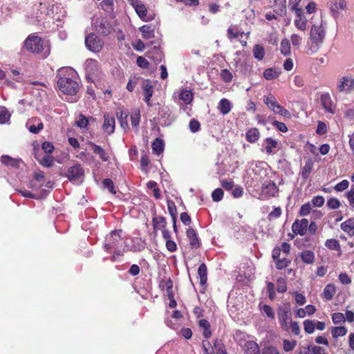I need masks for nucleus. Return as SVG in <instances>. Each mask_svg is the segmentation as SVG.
<instances>
[{
    "mask_svg": "<svg viewBox=\"0 0 354 354\" xmlns=\"http://www.w3.org/2000/svg\"><path fill=\"white\" fill-rule=\"evenodd\" d=\"M57 84L59 90L63 93L71 96V102H76L74 97L80 89L77 75L71 68H59L56 75Z\"/></svg>",
    "mask_w": 354,
    "mask_h": 354,
    "instance_id": "1",
    "label": "nucleus"
},
{
    "mask_svg": "<svg viewBox=\"0 0 354 354\" xmlns=\"http://www.w3.org/2000/svg\"><path fill=\"white\" fill-rule=\"evenodd\" d=\"M24 47L31 53H42L44 57H46L50 53L48 44L35 35H30L26 38L24 41Z\"/></svg>",
    "mask_w": 354,
    "mask_h": 354,
    "instance_id": "2",
    "label": "nucleus"
},
{
    "mask_svg": "<svg viewBox=\"0 0 354 354\" xmlns=\"http://www.w3.org/2000/svg\"><path fill=\"white\" fill-rule=\"evenodd\" d=\"M312 45L308 49V54L316 53L320 44H322L325 38V30L322 25H313L310 34Z\"/></svg>",
    "mask_w": 354,
    "mask_h": 354,
    "instance_id": "3",
    "label": "nucleus"
},
{
    "mask_svg": "<svg viewBox=\"0 0 354 354\" xmlns=\"http://www.w3.org/2000/svg\"><path fill=\"white\" fill-rule=\"evenodd\" d=\"M121 233V230H113L109 234V235L106 236L104 244V250L107 252H110L111 250L118 249V246L121 245L122 242Z\"/></svg>",
    "mask_w": 354,
    "mask_h": 354,
    "instance_id": "4",
    "label": "nucleus"
},
{
    "mask_svg": "<svg viewBox=\"0 0 354 354\" xmlns=\"http://www.w3.org/2000/svg\"><path fill=\"white\" fill-rule=\"evenodd\" d=\"M85 46L88 50L93 53H99L103 48L104 41L92 32L85 37Z\"/></svg>",
    "mask_w": 354,
    "mask_h": 354,
    "instance_id": "5",
    "label": "nucleus"
},
{
    "mask_svg": "<svg viewBox=\"0 0 354 354\" xmlns=\"http://www.w3.org/2000/svg\"><path fill=\"white\" fill-rule=\"evenodd\" d=\"M278 317L280 325L285 331L290 329V323L291 321L290 307L288 304H284L279 307L278 310Z\"/></svg>",
    "mask_w": 354,
    "mask_h": 354,
    "instance_id": "6",
    "label": "nucleus"
},
{
    "mask_svg": "<svg viewBox=\"0 0 354 354\" xmlns=\"http://www.w3.org/2000/svg\"><path fill=\"white\" fill-rule=\"evenodd\" d=\"M328 6L332 16L338 17L343 11L347 9V0H329Z\"/></svg>",
    "mask_w": 354,
    "mask_h": 354,
    "instance_id": "7",
    "label": "nucleus"
},
{
    "mask_svg": "<svg viewBox=\"0 0 354 354\" xmlns=\"http://www.w3.org/2000/svg\"><path fill=\"white\" fill-rule=\"evenodd\" d=\"M134 8L139 17L143 21H151L153 19L152 16H147V8L140 0H127Z\"/></svg>",
    "mask_w": 354,
    "mask_h": 354,
    "instance_id": "8",
    "label": "nucleus"
},
{
    "mask_svg": "<svg viewBox=\"0 0 354 354\" xmlns=\"http://www.w3.org/2000/svg\"><path fill=\"white\" fill-rule=\"evenodd\" d=\"M66 176L71 181H82L84 169L80 165H73L68 169Z\"/></svg>",
    "mask_w": 354,
    "mask_h": 354,
    "instance_id": "9",
    "label": "nucleus"
},
{
    "mask_svg": "<svg viewBox=\"0 0 354 354\" xmlns=\"http://www.w3.org/2000/svg\"><path fill=\"white\" fill-rule=\"evenodd\" d=\"M85 71L86 78L91 82L97 76L98 72V63L95 59H88L85 62Z\"/></svg>",
    "mask_w": 354,
    "mask_h": 354,
    "instance_id": "10",
    "label": "nucleus"
},
{
    "mask_svg": "<svg viewBox=\"0 0 354 354\" xmlns=\"http://www.w3.org/2000/svg\"><path fill=\"white\" fill-rule=\"evenodd\" d=\"M96 31L104 36L109 35L112 31V26L110 22L105 19H97L95 23Z\"/></svg>",
    "mask_w": 354,
    "mask_h": 354,
    "instance_id": "11",
    "label": "nucleus"
},
{
    "mask_svg": "<svg viewBox=\"0 0 354 354\" xmlns=\"http://www.w3.org/2000/svg\"><path fill=\"white\" fill-rule=\"evenodd\" d=\"M141 86L143 91L144 100L148 106H151V98L153 94V86L149 80H142Z\"/></svg>",
    "mask_w": 354,
    "mask_h": 354,
    "instance_id": "12",
    "label": "nucleus"
},
{
    "mask_svg": "<svg viewBox=\"0 0 354 354\" xmlns=\"http://www.w3.org/2000/svg\"><path fill=\"white\" fill-rule=\"evenodd\" d=\"M337 89L339 92L349 93L354 89V79L350 76L342 77L337 84Z\"/></svg>",
    "mask_w": 354,
    "mask_h": 354,
    "instance_id": "13",
    "label": "nucleus"
},
{
    "mask_svg": "<svg viewBox=\"0 0 354 354\" xmlns=\"http://www.w3.org/2000/svg\"><path fill=\"white\" fill-rule=\"evenodd\" d=\"M44 183V172L37 171L34 173L33 179L30 180L28 187L30 189L38 190Z\"/></svg>",
    "mask_w": 354,
    "mask_h": 354,
    "instance_id": "14",
    "label": "nucleus"
},
{
    "mask_svg": "<svg viewBox=\"0 0 354 354\" xmlns=\"http://www.w3.org/2000/svg\"><path fill=\"white\" fill-rule=\"evenodd\" d=\"M308 226V221L306 218L297 219L292 223V230L296 235L304 236L307 232Z\"/></svg>",
    "mask_w": 354,
    "mask_h": 354,
    "instance_id": "15",
    "label": "nucleus"
},
{
    "mask_svg": "<svg viewBox=\"0 0 354 354\" xmlns=\"http://www.w3.org/2000/svg\"><path fill=\"white\" fill-rule=\"evenodd\" d=\"M189 245L192 249H197L201 246V241L195 230L192 227L187 229L186 232Z\"/></svg>",
    "mask_w": 354,
    "mask_h": 354,
    "instance_id": "16",
    "label": "nucleus"
},
{
    "mask_svg": "<svg viewBox=\"0 0 354 354\" xmlns=\"http://www.w3.org/2000/svg\"><path fill=\"white\" fill-rule=\"evenodd\" d=\"M321 104L324 110L331 114L335 113V108L329 93H324L320 97Z\"/></svg>",
    "mask_w": 354,
    "mask_h": 354,
    "instance_id": "17",
    "label": "nucleus"
},
{
    "mask_svg": "<svg viewBox=\"0 0 354 354\" xmlns=\"http://www.w3.org/2000/svg\"><path fill=\"white\" fill-rule=\"evenodd\" d=\"M104 118L103 130L109 135L112 134L115 131V118L109 114H104Z\"/></svg>",
    "mask_w": 354,
    "mask_h": 354,
    "instance_id": "18",
    "label": "nucleus"
},
{
    "mask_svg": "<svg viewBox=\"0 0 354 354\" xmlns=\"http://www.w3.org/2000/svg\"><path fill=\"white\" fill-rule=\"evenodd\" d=\"M278 191L279 189L274 182L264 183L262 186L263 194H265L267 197L274 196Z\"/></svg>",
    "mask_w": 354,
    "mask_h": 354,
    "instance_id": "19",
    "label": "nucleus"
},
{
    "mask_svg": "<svg viewBox=\"0 0 354 354\" xmlns=\"http://www.w3.org/2000/svg\"><path fill=\"white\" fill-rule=\"evenodd\" d=\"M1 162L2 164L10 166L13 168H19L22 160L20 158H13L9 156L3 155L1 157Z\"/></svg>",
    "mask_w": 354,
    "mask_h": 354,
    "instance_id": "20",
    "label": "nucleus"
},
{
    "mask_svg": "<svg viewBox=\"0 0 354 354\" xmlns=\"http://www.w3.org/2000/svg\"><path fill=\"white\" fill-rule=\"evenodd\" d=\"M272 7L276 14L283 16L286 13V0H274Z\"/></svg>",
    "mask_w": 354,
    "mask_h": 354,
    "instance_id": "21",
    "label": "nucleus"
},
{
    "mask_svg": "<svg viewBox=\"0 0 354 354\" xmlns=\"http://www.w3.org/2000/svg\"><path fill=\"white\" fill-rule=\"evenodd\" d=\"M244 350L247 354H261L258 344L254 341L246 342Z\"/></svg>",
    "mask_w": 354,
    "mask_h": 354,
    "instance_id": "22",
    "label": "nucleus"
},
{
    "mask_svg": "<svg viewBox=\"0 0 354 354\" xmlns=\"http://www.w3.org/2000/svg\"><path fill=\"white\" fill-rule=\"evenodd\" d=\"M341 229L348 236L354 235V218H349L341 224Z\"/></svg>",
    "mask_w": 354,
    "mask_h": 354,
    "instance_id": "23",
    "label": "nucleus"
},
{
    "mask_svg": "<svg viewBox=\"0 0 354 354\" xmlns=\"http://www.w3.org/2000/svg\"><path fill=\"white\" fill-rule=\"evenodd\" d=\"M89 145H91L93 152L98 155L102 161L106 162L109 160V156L104 149L93 142H90Z\"/></svg>",
    "mask_w": 354,
    "mask_h": 354,
    "instance_id": "24",
    "label": "nucleus"
},
{
    "mask_svg": "<svg viewBox=\"0 0 354 354\" xmlns=\"http://www.w3.org/2000/svg\"><path fill=\"white\" fill-rule=\"evenodd\" d=\"M218 109L221 113L226 115L230 113L232 109L231 102L227 99H221L218 103Z\"/></svg>",
    "mask_w": 354,
    "mask_h": 354,
    "instance_id": "25",
    "label": "nucleus"
},
{
    "mask_svg": "<svg viewBox=\"0 0 354 354\" xmlns=\"http://www.w3.org/2000/svg\"><path fill=\"white\" fill-rule=\"evenodd\" d=\"M35 157L37 160L41 164L42 166L46 167H50L54 162V158L50 155H46L42 158H39V156L35 153Z\"/></svg>",
    "mask_w": 354,
    "mask_h": 354,
    "instance_id": "26",
    "label": "nucleus"
},
{
    "mask_svg": "<svg viewBox=\"0 0 354 354\" xmlns=\"http://www.w3.org/2000/svg\"><path fill=\"white\" fill-rule=\"evenodd\" d=\"M154 230H162L166 227L167 221L164 216H155L152 219Z\"/></svg>",
    "mask_w": 354,
    "mask_h": 354,
    "instance_id": "27",
    "label": "nucleus"
},
{
    "mask_svg": "<svg viewBox=\"0 0 354 354\" xmlns=\"http://www.w3.org/2000/svg\"><path fill=\"white\" fill-rule=\"evenodd\" d=\"M149 58L154 60L155 62H160L163 58V54L158 47L154 46L151 51L147 52Z\"/></svg>",
    "mask_w": 354,
    "mask_h": 354,
    "instance_id": "28",
    "label": "nucleus"
},
{
    "mask_svg": "<svg viewBox=\"0 0 354 354\" xmlns=\"http://www.w3.org/2000/svg\"><path fill=\"white\" fill-rule=\"evenodd\" d=\"M198 274L200 278V283L201 286H204L207 283V269L205 263H202L198 268Z\"/></svg>",
    "mask_w": 354,
    "mask_h": 354,
    "instance_id": "29",
    "label": "nucleus"
},
{
    "mask_svg": "<svg viewBox=\"0 0 354 354\" xmlns=\"http://www.w3.org/2000/svg\"><path fill=\"white\" fill-rule=\"evenodd\" d=\"M246 140L251 143L256 142L259 138V131L257 128H251L246 132Z\"/></svg>",
    "mask_w": 354,
    "mask_h": 354,
    "instance_id": "30",
    "label": "nucleus"
},
{
    "mask_svg": "<svg viewBox=\"0 0 354 354\" xmlns=\"http://www.w3.org/2000/svg\"><path fill=\"white\" fill-rule=\"evenodd\" d=\"M336 289L334 285L333 284H328L324 288V292H323V297L326 299L328 301H330L333 299L335 293Z\"/></svg>",
    "mask_w": 354,
    "mask_h": 354,
    "instance_id": "31",
    "label": "nucleus"
},
{
    "mask_svg": "<svg viewBox=\"0 0 354 354\" xmlns=\"http://www.w3.org/2000/svg\"><path fill=\"white\" fill-rule=\"evenodd\" d=\"M300 257L302 261L307 264L313 263L315 261V254L310 250L303 251Z\"/></svg>",
    "mask_w": 354,
    "mask_h": 354,
    "instance_id": "32",
    "label": "nucleus"
},
{
    "mask_svg": "<svg viewBox=\"0 0 354 354\" xmlns=\"http://www.w3.org/2000/svg\"><path fill=\"white\" fill-rule=\"evenodd\" d=\"M263 102L271 111L279 104L275 97L272 94H269L268 96H263Z\"/></svg>",
    "mask_w": 354,
    "mask_h": 354,
    "instance_id": "33",
    "label": "nucleus"
},
{
    "mask_svg": "<svg viewBox=\"0 0 354 354\" xmlns=\"http://www.w3.org/2000/svg\"><path fill=\"white\" fill-rule=\"evenodd\" d=\"M347 333V328L345 326H335L331 328V334L333 338L343 337Z\"/></svg>",
    "mask_w": 354,
    "mask_h": 354,
    "instance_id": "34",
    "label": "nucleus"
},
{
    "mask_svg": "<svg viewBox=\"0 0 354 354\" xmlns=\"http://www.w3.org/2000/svg\"><path fill=\"white\" fill-rule=\"evenodd\" d=\"M179 99L184 102L185 104H189L193 100L192 93L187 89L181 90L178 95Z\"/></svg>",
    "mask_w": 354,
    "mask_h": 354,
    "instance_id": "35",
    "label": "nucleus"
},
{
    "mask_svg": "<svg viewBox=\"0 0 354 354\" xmlns=\"http://www.w3.org/2000/svg\"><path fill=\"white\" fill-rule=\"evenodd\" d=\"M152 150L156 154L161 153L164 150V142L160 138H156L152 142Z\"/></svg>",
    "mask_w": 354,
    "mask_h": 354,
    "instance_id": "36",
    "label": "nucleus"
},
{
    "mask_svg": "<svg viewBox=\"0 0 354 354\" xmlns=\"http://www.w3.org/2000/svg\"><path fill=\"white\" fill-rule=\"evenodd\" d=\"M140 30L142 33L143 38L149 39L154 37V30L151 28V26L145 25L140 28Z\"/></svg>",
    "mask_w": 354,
    "mask_h": 354,
    "instance_id": "37",
    "label": "nucleus"
},
{
    "mask_svg": "<svg viewBox=\"0 0 354 354\" xmlns=\"http://www.w3.org/2000/svg\"><path fill=\"white\" fill-rule=\"evenodd\" d=\"M253 55L254 58L258 60H261L264 57L265 51L262 46L259 44L254 45L253 48Z\"/></svg>",
    "mask_w": 354,
    "mask_h": 354,
    "instance_id": "38",
    "label": "nucleus"
},
{
    "mask_svg": "<svg viewBox=\"0 0 354 354\" xmlns=\"http://www.w3.org/2000/svg\"><path fill=\"white\" fill-rule=\"evenodd\" d=\"M280 50L281 54L286 56L290 53V44L288 39H283L280 45Z\"/></svg>",
    "mask_w": 354,
    "mask_h": 354,
    "instance_id": "39",
    "label": "nucleus"
},
{
    "mask_svg": "<svg viewBox=\"0 0 354 354\" xmlns=\"http://www.w3.org/2000/svg\"><path fill=\"white\" fill-rule=\"evenodd\" d=\"M117 117L122 129H126L129 127L127 117L128 115L123 111L117 112Z\"/></svg>",
    "mask_w": 354,
    "mask_h": 354,
    "instance_id": "40",
    "label": "nucleus"
},
{
    "mask_svg": "<svg viewBox=\"0 0 354 354\" xmlns=\"http://www.w3.org/2000/svg\"><path fill=\"white\" fill-rule=\"evenodd\" d=\"M313 169V162L310 160L306 162L304 167L301 170V176L304 179H307Z\"/></svg>",
    "mask_w": 354,
    "mask_h": 354,
    "instance_id": "41",
    "label": "nucleus"
},
{
    "mask_svg": "<svg viewBox=\"0 0 354 354\" xmlns=\"http://www.w3.org/2000/svg\"><path fill=\"white\" fill-rule=\"evenodd\" d=\"M266 151L267 153H272V149H274L277 147V142L271 138H267L266 139Z\"/></svg>",
    "mask_w": 354,
    "mask_h": 354,
    "instance_id": "42",
    "label": "nucleus"
},
{
    "mask_svg": "<svg viewBox=\"0 0 354 354\" xmlns=\"http://www.w3.org/2000/svg\"><path fill=\"white\" fill-rule=\"evenodd\" d=\"M244 34L243 32H240L238 30H234V28L230 26L227 30V35L230 39H233L238 37H242L243 35Z\"/></svg>",
    "mask_w": 354,
    "mask_h": 354,
    "instance_id": "43",
    "label": "nucleus"
},
{
    "mask_svg": "<svg viewBox=\"0 0 354 354\" xmlns=\"http://www.w3.org/2000/svg\"><path fill=\"white\" fill-rule=\"evenodd\" d=\"M214 347L216 350V354H227V351L224 344L218 339L214 342Z\"/></svg>",
    "mask_w": 354,
    "mask_h": 354,
    "instance_id": "44",
    "label": "nucleus"
},
{
    "mask_svg": "<svg viewBox=\"0 0 354 354\" xmlns=\"http://www.w3.org/2000/svg\"><path fill=\"white\" fill-rule=\"evenodd\" d=\"M279 72L272 68H268L263 73L264 77L268 80L276 79L279 76Z\"/></svg>",
    "mask_w": 354,
    "mask_h": 354,
    "instance_id": "45",
    "label": "nucleus"
},
{
    "mask_svg": "<svg viewBox=\"0 0 354 354\" xmlns=\"http://www.w3.org/2000/svg\"><path fill=\"white\" fill-rule=\"evenodd\" d=\"M304 330L308 334H312L315 331V324L314 321L306 319L304 322Z\"/></svg>",
    "mask_w": 354,
    "mask_h": 354,
    "instance_id": "46",
    "label": "nucleus"
},
{
    "mask_svg": "<svg viewBox=\"0 0 354 354\" xmlns=\"http://www.w3.org/2000/svg\"><path fill=\"white\" fill-rule=\"evenodd\" d=\"M325 245H326V247H327L328 249H330V250H340L339 243L337 239H328L326 241Z\"/></svg>",
    "mask_w": 354,
    "mask_h": 354,
    "instance_id": "47",
    "label": "nucleus"
},
{
    "mask_svg": "<svg viewBox=\"0 0 354 354\" xmlns=\"http://www.w3.org/2000/svg\"><path fill=\"white\" fill-rule=\"evenodd\" d=\"M297 342L295 340L289 341L288 339H284L283 341V348L285 352L292 351L296 346Z\"/></svg>",
    "mask_w": 354,
    "mask_h": 354,
    "instance_id": "48",
    "label": "nucleus"
},
{
    "mask_svg": "<svg viewBox=\"0 0 354 354\" xmlns=\"http://www.w3.org/2000/svg\"><path fill=\"white\" fill-rule=\"evenodd\" d=\"M312 204L310 202L306 203L301 205L299 210V215L301 216H305L308 215L312 210Z\"/></svg>",
    "mask_w": 354,
    "mask_h": 354,
    "instance_id": "49",
    "label": "nucleus"
},
{
    "mask_svg": "<svg viewBox=\"0 0 354 354\" xmlns=\"http://www.w3.org/2000/svg\"><path fill=\"white\" fill-rule=\"evenodd\" d=\"M140 80H142V79L140 77H137L136 76L131 77L127 83V89L129 91L132 92L134 90L136 86L138 84V82Z\"/></svg>",
    "mask_w": 354,
    "mask_h": 354,
    "instance_id": "50",
    "label": "nucleus"
},
{
    "mask_svg": "<svg viewBox=\"0 0 354 354\" xmlns=\"http://www.w3.org/2000/svg\"><path fill=\"white\" fill-rule=\"evenodd\" d=\"M102 10L107 12H110L113 10V0H103L100 3Z\"/></svg>",
    "mask_w": 354,
    "mask_h": 354,
    "instance_id": "51",
    "label": "nucleus"
},
{
    "mask_svg": "<svg viewBox=\"0 0 354 354\" xmlns=\"http://www.w3.org/2000/svg\"><path fill=\"white\" fill-rule=\"evenodd\" d=\"M272 111L276 114H279L281 115H283L286 118L290 117V113L283 106H281L280 104H278L273 110Z\"/></svg>",
    "mask_w": 354,
    "mask_h": 354,
    "instance_id": "52",
    "label": "nucleus"
},
{
    "mask_svg": "<svg viewBox=\"0 0 354 354\" xmlns=\"http://www.w3.org/2000/svg\"><path fill=\"white\" fill-rule=\"evenodd\" d=\"M131 124L133 127H137L140 120V114L139 110L133 111L131 114Z\"/></svg>",
    "mask_w": 354,
    "mask_h": 354,
    "instance_id": "53",
    "label": "nucleus"
},
{
    "mask_svg": "<svg viewBox=\"0 0 354 354\" xmlns=\"http://www.w3.org/2000/svg\"><path fill=\"white\" fill-rule=\"evenodd\" d=\"M10 115L4 107H0V124H4L9 120Z\"/></svg>",
    "mask_w": 354,
    "mask_h": 354,
    "instance_id": "54",
    "label": "nucleus"
},
{
    "mask_svg": "<svg viewBox=\"0 0 354 354\" xmlns=\"http://www.w3.org/2000/svg\"><path fill=\"white\" fill-rule=\"evenodd\" d=\"M88 120L82 114L79 115L78 119L76 120L75 124L80 128H86L88 126Z\"/></svg>",
    "mask_w": 354,
    "mask_h": 354,
    "instance_id": "55",
    "label": "nucleus"
},
{
    "mask_svg": "<svg viewBox=\"0 0 354 354\" xmlns=\"http://www.w3.org/2000/svg\"><path fill=\"white\" fill-rule=\"evenodd\" d=\"M277 290L279 292L283 293L287 290L286 282L284 278H279L277 281Z\"/></svg>",
    "mask_w": 354,
    "mask_h": 354,
    "instance_id": "56",
    "label": "nucleus"
},
{
    "mask_svg": "<svg viewBox=\"0 0 354 354\" xmlns=\"http://www.w3.org/2000/svg\"><path fill=\"white\" fill-rule=\"evenodd\" d=\"M223 197V191L221 188L214 189L212 194V200L215 202H218L222 200Z\"/></svg>",
    "mask_w": 354,
    "mask_h": 354,
    "instance_id": "57",
    "label": "nucleus"
},
{
    "mask_svg": "<svg viewBox=\"0 0 354 354\" xmlns=\"http://www.w3.org/2000/svg\"><path fill=\"white\" fill-rule=\"evenodd\" d=\"M332 320L335 324H338L345 322L344 315L342 313H335L332 315Z\"/></svg>",
    "mask_w": 354,
    "mask_h": 354,
    "instance_id": "58",
    "label": "nucleus"
},
{
    "mask_svg": "<svg viewBox=\"0 0 354 354\" xmlns=\"http://www.w3.org/2000/svg\"><path fill=\"white\" fill-rule=\"evenodd\" d=\"M221 77L225 82H230L232 81L233 75L227 69H223L221 71Z\"/></svg>",
    "mask_w": 354,
    "mask_h": 354,
    "instance_id": "59",
    "label": "nucleus"
},
{
    "mask_svg": "<svg viewBox=\"0 0 354 354\" xmlns=\"http://www.w3.org/2000/svg\"><path fill=\"white\" fill-rule=\"evenodd\" d=\"M324 198L322 196H316L311 200V204L314 207H320L324 204Z\"/></svg>",
    "mask_w": 354,
    "mask_h": 354,
    "instance_id": "60",
    "label": "nucleus"
},
{
    "mask_svg": "<svg viewBox=\"0 0 354 354\" xmlns=\"http://www.w3.org/2000/svg\"><path fill=\"white\" fill-rule=\"evenodd\" d=\"M327 206L329 209H336L339 207L340 202L337 198H330L327 201Z\"/></svg>",
    "mask_w": 354,
    "mask_h": 354,
    "instance_id": "61",
    "label": "nucleus"
},
{
    "mask_svg": "<svg viewBox=\"0 0 354 354\" xmlns=\"http://www.w3.org/2000/svg\"><path fill=\"white\" fill-rule=\"evenodd\" d=\"M261 310L270 319H274V313L273 309L269 305L265 304L262 306Z\"/></svg>",
    "mask_w": 354,
    "mask_h": 354,
    "instance_id": "62",
    "label": "nucleus"
},
{
    "mask_svg": "<svg viewBox=\"0 0 354 354\" xmlns=\"http://www.w3.org/2000/svg\"><path fill=\"white\" fill-rule=\"evenodd\" d=\"M290 263V261L286 258H283L281 259H278L276 261V267L279 270H281L284 268L288 266Z\"/></svg>",
    "mask_w": 354,
    "mask_h": 354,
    "instance_id": "63",
    "label": "nucleus"
},
{
    "mask_svg": "<svg viewBox=\"0 0 354 354\" xmlns=\"http://www.w3.org/2000/svg\"><path fill=\"white\" fill-rule=\"evenodd\" d=\"M261 354H280L278 349L273 346H266L261 351Z\"/></svg>",
    "mask_w": 354,
    "mask_h": 354,
    "instance_id": "64",
    "label": "nucleus"
}]
</instances>
